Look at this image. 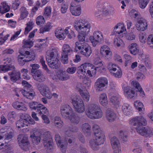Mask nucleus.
I'll return each mask as SVG.
<instances>
[{"instance_id": "nucleus-38", "label": "nucleus", "mask_w": 153, "mask_h": 153, "mask_svg": "<svg viewBox=\"0 0 153 153\" xmlns=\"http://www.w3.org/2000/svg\"><path fill=\"white\" fill-rule=\"evenodd\" d=\"M111 143L112 148L120 146V141L116 137H113L111 138Z\"/></svg>"}, {"instance_id": "nucleus-59", "label": "nucleus", "mask_w": 153, "mask_h": 153, "mask_svg": "<svg viewBox=\"0 0 153 153\" xmlns=\"http://www.w3.org/2000/svg\"><path fill=\"white\" fill-rule=\"evenodd\" d=\"M112 75L117 78L120 77L122 75L121 69L119 68L116 70V72L111 74Z\"/></svg>"}, {"instance_id": "nucleus-28", "label": "nucleus", "mask_w": 153, "mask_h": 153, "mask_svg": "<svg viewBox=\"0 0 153 153\" xmlns=\"http://www.w3.org/2000/svg\"><path fill=\"white\" fill-rule=\"evenodd\" d=\"M37 112L40 115H48L49 114L47 108L41 104H39V106L37 109Z\"/></svg>"}, {"instance_id": "nucleus-47", "label": "nucleus", "mask_w": 153, "mask_h": 153, "mask_svg": "<svg viewBox=\"0 0 153 153\" xmlns=\"http://www.w3.org/2000/svg\"><path fill=\"white\" fill-rule=\"evenodd\" d=\"M44 147L47 150H50L52 149V140L43 141Z\"/></svg>"}, {"instance_id": "nucleus-9", "label": "nucleus", "mask_w": 153, "mask_h": 153, "mask_svg": "<svg viewBox=\"0 0 153 153\" xmlns=\"http://www.w3.org/2000/svg\"><path fill=\"white\" fill-rule=\"evenodd\" d=\"M108 84V80L107 79L103 77L98 78L96 81L95 84L94 88L97 91H102L104 87Z\"/></svg>"}, {"instance_id": "nucleus-20", "label": "nucleus", "mask_w": 153, "mask_h": 153, "mask_svg": "<svg viewBox=\"0 0 153 153\" xmlns=\"http://www.w3.org/2000/svg\"><path fill=\"white\" fill-rule=\"evenodd\" d=\"M100 52V53L105 57L111 56L112 55V52L110 48L106 45H103L101 47Z\"/></svg>"}, {"instance_id": "nucleus-46", "label": "nucleus", "mask_w": 153, "mask_h": 153, "mask_svg": "<svg viewBox=\"0 0 153 153\" xmlns=\"http://www.w3.org/2000/svg\"><path fill=\"white\" fill-rule=\"evenodd\" d=\"M51 10V7L50 6H47L45 8L43 15L45 18H48L50 17Z\"/></svg>"}, {"instance_id": "nucleus-48", "label": "nucleus", "mask_w": 153, "mask_h": 153, "mask_svg": "<svg viewBox=\"0 0 153 153\" xmlns=\"http://www.w3.org/2000/svg\"><path fill=\"white\" fill-rule=\"evenodd\" d=\"M80 94L82 98L84 101L88 102L89 100L90 95L88 92H83V91Z\"/></svg>"}, {"instance_id": "nucleus-39", "label": "nucleus", "mask_w": 153, "mask_h": 153, "mask_svg": "<svg viewBox=\"0 0 153 153\" xmlns=\"http://www.w3.org/2000/svg\"><path fill=\"white\" fill-rule=\"evenodd\" d=\"M120 24H118L114 27L113 31L115 33L119 34L122 33L123 31L126 30L125 27L120 26Z\"/></svg>"}, {"instance_id": "nucleus-29", "label": "nucleus", "mask_w": 153, "mask_h": 153, "mask_svg": "<svg viewBox=\"0 0 153 153\" xmlns=\"http://www.w3.org/2000/svg\"><path fill=\"white\" fill-rule=\"evenodd\" d=\"M131 84L132 85L138 90V92L140 93V95L141 97H143L145 96V94L144 91L138 82L136 81H134L131 82Z\"/></svg>"}, {"instance_id": "nucleus-25", "label": "nucleus", "mask_w": 153, "mask_h": 153, "mask_svg": "<svg viewBox=\"0 0 153 153\" xmlns=\"http://www.w3.org/2000/svg\"><path fill=\"white\" fill-rule=\"evenodd\" d=\"M57 76L58 79L61 81H66L70 78V75L65 71L58 72L57 74Z\"/></svg>"}, {"instance_id": "nucleus-5", "label": "nucleus", "mask_w": 153, "mask_h": 153, "mask_svg": "<svg viewBox=\"0 0 153 153\" xmlns=\"http://www.w3.org/2000/svg\"><path fill=\"white\" fill-rule=\"evenodd\" d=\"M71 103L76 111L82 113L85 111V105L82 99L76 96L71 99Z\"/></svg>"}, {"instance_id": "nucleus-19", "label": "nucleus", "mask_w": 153, "mask_h": 153, "mask_svg": "<svg viewBox=\"0 0 153 153\" xmlns=\"http://www.w3.org/2000/svg\"><path fill=\"white\" fill-rule=\"evenodd\" d=\"M106 117L108 121L111 122L115 120L116 115L113 110L110 108H108L106 111Z\"/></svg>"}, {"instance_id": "nucleus-61", "label": "nucleus", "mask_w": 153, "mask_h": 153, "mask_svg": "<svg viewBox=\"0 0 153 153\" xmlns=\"http://www.w3.org/2000/svg\"><path fill=\"white\" fill-rule=\"evenodd\" d=\"M69 55L62 53L61 60L62 62L64 64H67L68 63V56Z\"/></svg>"}, {"instance_id": "nucleus-4", "label": "nucleus", "mask_w": 153, "mask_h": 153, "mask_svg": "<svg viewBox=\"0 0 153 153\" xmlns=\"http://www.w3.org/2000/svg\"><path fill=\"white\" fill-rule=\"evenodd\" d=\"M59 59L58 53L55 51L50 52L46 56L48 65L52 69H57L59 68L58 61Z\"/></svg>"}, {"instance_id": "nucleus-49", "label": "nucleus", "mask_w": 153, "mask_h": 153, "mask_svg": "<svg viewBox=\"0 0 153 153\" xmlns=\"http://www.w3.org/2000/svg\"><path fill=\"white\" fill-rule=\"evenodd\" d=\"M4 130V128H2L0 131V133H5V137L6 139L9 140L11 139L13 137V133L12 132H10L9 133H5V132L6 131H5Z\"/></svg>"}, {"instance_id": "nucleus-55", "label": "nucleus", "mask_w": 153, "mask_h": 153, "mask_svg": "<svg viewBox=\"0 0 153 153\" xmlns=\"http://www.w3.org/2000/svg\"><path fill=\"white\" fill-rule=\"evenodd\" d=\"M125 38L127 40H132L135 39V36L132 33H128L126 34Z\"/></svg>"}, {"instance_id": "nucleus-41", "label": "nucleus", "mask_w": 153, "mask_h": 153, "mask_svg": "<svg viewBox=\"0 0 153 153\" xmlns=\"http://www.w3.org/2000/svg\"><path fill=\"white\" fill-rule=\"evenodd\" d=\"M110 102L116 107L119 106L120 103L119 98L116 96H112L110 99Z\"/></svg>"}, {"instance_id": "nucleus-16", "label": "nucleus", "mask_w": 153, "mask_h": 153, "mask_svg": "<svg viewBox=\"0 0 153 153\" xmlns=\"http://www.w3.org/2000/svg\"><path fill=\"white\" fill-rule=\"evenodd\" d=\"M18 141L19 146L21 148L26 145H27L29 143L28 138L23 134H20L18 135Z\"/></svg>"}, {"instance_id": "nucleus-57", "label": "nucleus", "mask_w": 153, "mask_h": 153, "mask_svg": "<svg viewBox=\"0 0 153 153\" xmlns=\"http://www.w3.org/2000/svg\"><path fill=\"white\" fill-rule=\"evenodd\" d=\"M45 22V19L42 16H38L36 18V23L38 25H40L41 24L44 23Z\"/></svg>"}, {"instance_id": "nucleus-64", "label": "nucleus", "mask_w": 153, "mask_h": 153, "mask_svg": "<svg viewBox=\"0 0 153 153\" xmlns=\"http://www.w3.org/2000/svg\"><path fill=\"white\" fill-rule=\"evenodd\" d=\"M147 44L149 46L153 48V37L151 35H150L147 38Z\"/></svg>"}, {"instance_id": "nucleus-23", "label": "nucleus", "mask_w": 153, "mask_h": 153, "mask_svg": "<svg viewBox=\"0 0 153 153\" xmlns=\"http://www.w3.org/2000/svg\"><path fill=\"white\" fill-rule=\"evenodd\" d=\"M124 94L128 98H131L135 96V93L133 90L131 89L130 87L127 86L124 87Z\"/></svg>"}, {"instance_id": "nucleus-42", "label": "nucleus", "mask_w": 153, "mask_h": 153, "mask_svg": "<svg viewBox=\"0 0 153 153\" xmlns=\"http://www.w3.org/2000/svg\"><path fill=\"white\" fill-rule=\"evenodd\" d=\"M51 28L52 26L51 23L50 22H48L45 25L40 29L39 33H42L49 31Z\"/></svg>"}, {"instance_id": "nucleus-1", "label": "nucleus", "mask_w": 153, "mask_h": 153, "mask_svg": "<svg viewBox=\"0 0 153 153\" xmlns=\"http://www.w3.org/2000/svg\"><path fill=\"white\" fill-rule=\"evenodd\" d=\"M75 29L79 32L78 38L79 41H85L86 34L89 32L91 27L90 23L84 19L75 21L74 24Z\"/></svg>"}, {"instance_id": "nucleus-50", "label": "nucleus", "mask_w": 153, "mask_h": 153, "mask_svg": "<svg viewBox=\"0 0 153 153\" xmlns=\"http://www.w3.org/2000/svg\"><path fill=\"white\" fill-rule=\"evenodd\" d=\"M28 123L25 122L23 120L20 119L18 120L16 123L17 127L18 129H19L21 128H23L28 126Z\"/></svg>"}, {"instance_id": "nucleus-24", "label": "nucleus", "mask_w": 153, "mask_h": 153, "mask_svg": "<svg viewBox=\"0 0 153 153\" xmlns=\"http://www.w3.org/2000/svg\"><path fill=\"white\" fill-rule=\"evenodd\" d=\"M24 86V89L22 90V94L24 97L27 99L29 98V83L27 81L23 80L22 82Z\"/></svg>"}, {"instance_id": "nucleus-8", "label": "nucleus", "mask_w": 153, "mask_h": 153, "mask_svg": "<svg viewBox=\"0 0 153 153\" xmlns=\"http://www.w3.org/2000/svg\"><path fill=\"white\" fill-rule=\"evenodd\" d=\"M129 124L134 126H145L147 124L146 119L142 116H136L130 119L129 121Z\"/></svg>"}, {"instance_id": "nucleus-53", "label": "nucleus", "mask_w": 153, "mask_h": 153, "mask_svg": "<svg viewBox=\"0 0 153 153\" xmlns=\"http://www.w3.org/2000/svg\"><path fill=\"white\" fill-rule=\"evenodd\" d=\"M92 128L94 135L99 133L100 132H103L102 130H101L99 126L96 124H94Z\"/></svg>"}, {"instance_id": "nucleus-11", "label": "nucleus", "mask_w": 153, "mask_h": 153, "mask_svg": "<svg viewBox=\"0 0 153 153\" xmlns=\"http://www.w3.org/2000/svg\"><path fill=\"white\" fill-rule=\"evenodd\" d=\"M60 113L63 117L67 119L74 112L71 107L68 105L65 104L60 107Z\"/></svg>"}, {"instance_id": "nucleus-3", "label": "nucleus", "mask_w": 153, "mask_h": 153, "mask_svg": "<svg viewBox=\"0 0 153 153\" xmlns=\"http://www.w3.org/2000/svg\"><path fill=\"white\" fill-rule=\"evenodd\" d=\"M94 137L95 139H92L89 140V145L93 150L96 151L98 149V146L104 143L105 137L103 132H100L94 135Z\"/></svg>"}, {"instance_id": "nucleus-31", "label": "nucleus", "mask_w": 153, "mask_h": 153, "mask_svg": "<svg viewBox=\"0 0 153 153\" xmlns=\"http://www.w3.org/2000/svg\"><path fill=\"white\" fill-rule=\"evenodd\" d=\"M130 53L134 55H136L138 52L139 49L138 45L135 43H131L129 47Z\"/></svg>"}, {"instance_id": "nucleus-2", "label": "nucleus", "mask_w": 153, "mask_h": 153, "mask_svg": "<svg viewBox=\"0 0 153 153\" xmlns=\"http://www.w3.org/2000/svg\"><path fill=\"white\" fill-rule=\"evenodd\" d=\"M85 112L87 117L92 120L100 119L103 116V112L100 107L94 103L87 105Z\"/></svg>"}, {"instance_id": "nucleus-58", "label": "nucleus", "mask_w": 153, "mask_h": 153, "mask_svg": "<svg viewBox=\"0 0 153 153\" xmlns=\"http://www.w3.org/2000/svg\"><path fill=\"white\" fill-rule=\"evenodd\" d=\"M75 88L76 91L80 93L83 91L84 88L82 84L80 82H78L76 84Z\"/></svg>"}, {"instance_id": "nucleus-63", "label": "nucleus", "mask_w": 153, "mask_h": 153, "mask_svg": "<svg viewBox=\"0 0 153 153\" xmlns=\"http://www.w3.org/2000/svg\"><path fill=\"white\" fill-rule=\"evenodd\" d=\"M21 120H23L24 121L29 124V114L25 113L22 114L21 116Z\"/></svg>"}, {"instance_id": "nucleus-26", "label": "nucleus", "mask_w": 153, "mask_h": 153, "mask_svg": "<svg viewBox=\"0 0 153 153\" xmlns=\"http://www.w3.org/2000/svg\"><path fill=\"white\" fill-rule=\"evenodd\" d=\"M13 107L15 109L18 110H22L24 111L27 110V108L23 102L16 101L13 104Z\"/></svg>"}, {"instance_id": "nucleus-17", "label": "nucleus", "mask_w": 153, "mask_h": 153, "mask_svg": "<svg viewBox=\"0 0 153 153\" xmlns=\"http://www.w3.org/2000/svg\"><path fill=\"white\" fill-rule=\"evenodd\" d=\"M34 79L37 81L41 82L45 81V77L42 71L37 70L33 75Z\"/></svg>"}, {"instance_id": "nucleus-27", "label": "nucleus", "mask_w": 153, "mask_h": 153, "mask_svg": "<svg viewBox=\"0 0 153 153\" xmlns=\"http://www.w3.org/2000/svg\"><path fill=\"white\" fill-rule=\"evenodd\" d=\"M55 34L56 37L59 40H63L65 38L63 30L61 27H58L56 29Z\"/></svg>"}, {"instance_id": "nucleus-44", "label": "nucleus", "mask_w": 153, "mask_h": 153, "mask_svg": "<svg viewBox=\"0 0 153 153\" xmlns=\"http://www.w3.org/2000/svg\"><path fill=\"white\" fill-rule=\"evenodd\" d=\"M94 63L95 65L99 67V68L100 70L103 69L105 68L104 66L102 63V62L101 61L100 58L97 57L95 58L94 60Z\"/></svg>"}, {"instance_id": "nucleus-10", "label": "nucleus", "mask_w": 153, "mask_h": 153, "mask_svg": "<svg viewBox=\"0 0 153 153\" xmlns=\"http://www.w3.org/2000/svg\"><path fill=\"white\" fill-rule=\"evenodd\" d=\"M147 22L145 19L141 16H139L137 18L135 27L137 30L140 31L145 30L147 29Z\"/></svg>"}, {"instance_id": "nucleus-34", "label": "nucleus", "mask_w": 153, "mask_h": 153, "mask_svg": "<svg viewBox=\"0 0 153 153\" xmlns=\"http://www.w3.org/2000/svg\"><path fill=\"white\" fill-rule=\"evenodd\" d=\"M62 53L70 55L72 53L73 51L69 45L67 44H64L63 45L62 48Z\"/></svg>"}, {"instance_id": "nucleus-35", "label": "nucleus", "mask_w": 153, "mask_h": 153, "mask_svg": "<svg viewBox=\"0 0 153 153\" xmlns=\"http://www.w3.org/2000/svg\"><path fill=\"white\" fill-rule=\"evenodd\" d=\"M133 3L136 4L139 3L140 7L144 9L147 6L149 0H132Z\"/></svg>"}, {"instance_id": "nucleus-22", "label": "nucleus", "mask_w": 153, "mask_h": 153, "mask_svg": "<svg viewBox=\"0 0 153 153\" xmlns=\"http://www.w3.org/2000/svg\"><path fill=\"white\" fill-rule=\"evenodd\" d=\"M11 80L14 82L19 80L21 78V74L19 71H13L9 73Z\"/></svg>"}, {"instance_id": "nucleus-32", "label": "nucleus", "mask_w": 153, "mask_h": 153, "mask_svg": "<svg viewBox=\"0 0 153 153\" xmlns=\"http://www.w3.org/2000/svg\"><path fill=\"white\" fill-rule=\"evenodd\" d=\"M99 100L100 103L103 106H105L108 104L107 95L105 93L100 94Z\"/></svg>"}, {"instance_id": "nucleus-40", "label": "nucleus", "mask_w": 153, "mask_h": 153, "mask_svg": "<svg viewBox=\"0 0 153 153\" xmlns=\"http://www.w3.org/2000/svg\"><path fill=\"white\" fill-rule=\"evenodd\" d=\"M108 68L109 71L112 74L116 72V70L119 67L115 64L112 63H109L107 66Z\"/></svg>"}, {"instance_id": "nucleus-7", "label": "nucleus", "mask_w": 153, "mask_h": 153, "mask_svg": "<svg viewBox=\"0 0 153 153\" xmlns=\"http://www.w3.org/2000/svg\"><path fill=\"white\" fill-rule=\"evenodd\" d=\"M135 129L137 133L142 136L147 137H150L153 135V129L150 127L138 126Z\"/></svg>"}, {"instance_id": "nucleus-45", "label": "nucleus", "mask_w": 153, "mask_h": 153, "mask_svg": "<svg viewBox=\"0 0 153 153\" xmlns=\"http://www.w3.org/2000/svg\"><path fill=\"white\" fill-rule=\"evenodd\" d=\"M10 10V7L6 3H4L2 6H0V13L3 14L8 12Z\"/></svg>"}, {"instance_id": "nucleus-14", "label": "nucleus", "mask_w": 153, "mask_h": 153, "mask_svg": "<svg viewBox=\"0 0 153 153\" xmlns=\"http://www.w3.org/2000/svg\"><path fill=\"white\" fill-rule=\"evenodd\" d=\"M38 88L43 96L46 97L48 99L52 98L51 92L49 87L42 84L38 86Z\"/></svg>"}, {"instance_id": "nucleus-12", "label": "nucleus", "mask_w": 153, "mask_h": 153, "mask_svg": "<svg viewBox=\"0 0 153 153\" xmlns=\"http://www.w3.org/2000/svg\"><path fill=\"white\" fill-rule=\"evenodd\" d=\"M59 134H56L55 135V138L57 142L58 147L60 148L61 151L63 153L66 152L67 148L68 143L67 141L60 140Z\"/></svg>"}, {"instance_id": "nucleus-37", "label": "nucleus", "mask_w": 153, "mask_h": 153, "mask_svg": "<svg viewBox=\"0 0 153 153\" xmlns=\"http://www.w3.org/2000/svg\"><path fill=\"white\" fill-rule=\"evenodd\" d=\"M131 108L128 104H124L122 107V111L126 115H129L131 114Z\"/></svg>"}, {"instance_id": "nucleus-43", "label": "nucleus", "mask_w": 153, "mask_h": 153, "mask_svg": "<svg viewBox=\"0 0 153 153\" xmlns=\"http://www.w3.org/2000/svg\"><path fill=\"white\" fill-rule=\"evenodd\" d=\"M82 129L85 133L90 134L91 127L89 124L87 123H85L82 126Z\"/></svg>"}, {"instance_id": "nucleus-6", "label": "nucleus", "mask_w": 153, "mask_h": 153, "mask_svg": "<svg viewBox=\"0 0 153 153\" xmlns=\"http://www.w3.org/2000/svg\"><path fill=\"white\" fill-rule=\"evenodd\" d=\"M89 39L93 46L95 47L98 43L104 41V37L102 33L100 31L96 30L94 32L93 35L90 36Z\"/></svg>"}, {"instance_id": "nucleus-33", "label": "nucleus", "mask_w": 153, "mask_h": 153, "mask_svg": "<svg viewBox=\"0 0 153 153\" xmlns=\"http://www.w3.org/2000/svg\"><path fill=\"white\" fill-rule=\"evenodd\" d=\"M69 118L67 119L69 120L71 123L74 124H78L80 119L79 116L75 115L74 112L72 114V115H71V116H70Z\"/></svg>"}, {"instance_id": "nucleus-51", "label": "nucleus", "mask_w": 153, "mask_h": 153, "mask_svg": "<svg viewBox=\"0 0 153 153\" xmlns=\"http://www.w3.org/2000/svg\"><path fill=\"white\" fill-rule=\"evenodd\" d=\"M114 44L117 47L123 46L124 44L123 41L119 37L114 38Z\"/></svg>"}, {"instance_id": "nucleus-36", "label": "nucleus", "mask_w": 153, "mask_h": 153, "mask_svg": "<svg viewBox=\"0 0 153 153\" xmlns=\"http://www.w3.org/2000/svg\"><path fill=\"white\" fill-rule=\"evenodd\" d=\"M30 137L33 143L36 144H37L40 141L41 138L40 136L36 133L31 134Z\"/></svg>"}, {"instance_id": "nucleus-21", "label": "nucleus", "mask_w": 153, "mask_h": 153, "mask_svg": "<svg viewBox=\"0 0 153 153\" xmlns=\"http://www.w3.org/2000/svg\"><path fill=\"white\" fill-rule=\"evenodd\" d=\"M70 10L72 15L78 16L81 13V8L79 6H74V3H71Z\"/></svg>"}, {"instance_id": "nucleus-30", "label": "nucleus", "mask_w": 153, "mask_h": 153, "mask_svg": "<svg viewBox=\"0 0 153 153\" xmlns=\"http://www.w3.org/2000/svg\"><path fill=\"white\" fill-rule=\"evenodd\" d=\"M83 48V50L80 52L81 53L86 57H88L92 53L91 47L86 44Z\"/></svg>"}, {"instance_id": "nucleus-62", "label": "nucleus", "mask_w": 153, "mask_h": 153, "mask_svg": "<svg viewBox=\"0 0 153 153\" xmlns=\"http://www.w3.org/2000/svg\"><path fill=\"white\" fill-rule=\"evenodd\" d=\"M51 133L49 131L46 132L43 134V141L52 140L50 139Z\"/></svg>"}, {"instance_id": "nucleus-15", "label": "nucleus", "mask_w": 153, "mask_h": 153, "mask_svg": "<svg viewBox=\"0 0 153 153\" xmlns=\"http://www.w3.org/2000/svg\"><path fill=\"white\" fill-rule=\"evenodd\" d=\"M87 70L86 63L82 64L77 69V74L78 77L80 79H83L87 74L86 70Z\"/></svg>"}, {"instance_id": "nucleus-60", "label": "nucleus", "mask_w": 153, "mask_h": 153, "mask_svg": "<svg viewBox=\"0 0 153 153\" xmlns=\"http://www.w3.org/2000/svg\"><path fill=\"white\" fill-rule=\"evenodd\" d=\"M86 66L87 70H97L99 68L98 66H94L92 64L89 63H85Z\"/></svg>"}, {"instance_id": "nucleus-13", "label": "nucleus", "mask_w": 153, "mask_h": 153, "mask_svg": "<svg viewBox=\"0 0 153 153\" xmlns=\"http://www.w3.org/2000/svg\"><path fill=\"white\" fill-rule=\"evenodd\" d=\"M22 49H20L19 53L20 55L18 56V60L20 65H24L26 62H29L27 58L29 57V51H22Z\"/></svg>"}, {"instance_id": "nucleus-54", "label": "nucleus", "mask_w": 153, "mask_h": 153, "mask_svg": "<svg viewBox=\"0 0 153 153\" xmlns=\"http://www.w3.org/2000/svg\"><path fill=\"white\" fill-rule=\"evenodd\" d=\"M23 45L22 46V48L20 49H22V51H27V50H28L29 48V39L27 40L25 39L23 40Z\"/></svg>"}, {"instance_id": "nucleus-52", "label": "nucleus", "mask_w": 153, "mask_h": 153, "mask_svg": "<svg viewBox=\"0 0 153 153\" xmlns=\"http://www.w3.org/2000/svg\"><path fill=\"white\" fill-rule=\"evenodd\" d=\"M134 105L136 109L140 111H142V109H144L143 105L142 103L139 101H137L134 102Z\"/></svg>"}, {"instance_id": "nucleus-18", "label": "nucleus", "mask_w": 153, "mask_h": 153, "mask_svg": "<svg viewBox=\"0 0 153 153\" xmlns=\"http://www.w3.org/2000/svg\"><path fill=\"white\" fill-rule=\"evenodd\" d=\"M6 62H4L5 65H0V72H7L11 69L10 66L11 64V60L10 58H7L6 59Z\"/></svg>"}, {"instance_id": "nucleus-56", "label": "nucleus", "mask_w": 153, "mask_h": 153, "mask_svg": "<svg viewBox=\"0 0 153 153\" xmlns=\"http://www.w3.org/2000/svg\"><path fill=\"white\" fill-rule=\"evenodd\" d=\"M39 105L35 102H31L29 103V107L32 110H36Z\"/></svg>"}]
</instances>
